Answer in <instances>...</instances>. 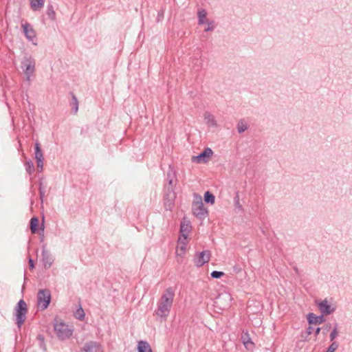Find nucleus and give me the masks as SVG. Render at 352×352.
Instances as JSON below:
<instances>
[{
    "label": "nucleus",
    "instance_id": "36",
    "mask_svg": "<svg viewBox=\"0 0 352 352\" xmlns=\"http://www.w3.org/2000/svg\"><path fill=\"white\" fill-rule=\"evenodd\" d=\"M208 24V28L205 29V32H209L214 30V22L213 21H206V22Z\"/></svg>",
    "mask_w": 352,
    "mask_h": 352
},
{
    "label": "nucleus",
    "instance_id": "13",
    "mask_svg": "<svg viewBox=\"0 0 352 352\" xmlns=\"http://www.w3.org/2000/svg\"><path fill=\"white\" fill-rule=\"evenodd\" d=\"M22 28L25 34V36L28 40L32 41L36 37V33L33 28L28 23L22 24Z\"/></svg>",
    "mask_w": 352,
    "mask_h": 352
},
{
    "label": "nucleus",
    "instance_id": "10",
    "mask_svg": "<svg viewBox=\"0 0 352 352\" xmlns=\"http://www.w3.org/2000/svg\"><path fill=\"white\" fill-rule=\"evenodd\" d=\"M191 226L189 223H184L182 222L180 225V236L179 237L178 242L179 243H183L184 245L187 243V237L189 232L191 230Z\"/></svg>",
    "mask_w": 352,
    "mask_h": 352
},
{
    "label": "nucleus",
    "instance_id": "4",
    "mask_svg": "<svg viewBox=\"0 0 352 352\" xmlns=\"http://www.w3.org/2000/svg\"><path fill=\"white\" fill-rule=\"evenodd\" d=\"M175 177V174L172 170H168L167 173V180L168 181V186H166V189L168 193L166 194V196L170 197L164 203L165 208L167 210H171L172 207L173 206V199L175 198L174 190H173V179Z\"/></svg>",
    "mask_w": 352,
    "mask_h": 352
},
{
    "label": "nucleus",
    "instance_id": "27",
    "mask_svg": "<svg viewBox=\"0 0 352 352\" xmlns=\"http://www.w3.org/2000/svg\"><path fill=\"white\" fill-rule=\"evenodd\" d=\"M72 102L71 105L72 106V110L74 113H76L78 110V101L76 96L72 93Z\"/></svg>",
    "mask_w": 352,
    "mask_h": 352
},
{
    "label": "nucleus",
    "instance_id": "42",
    "mask_svg": "<svg viewBox=\"0 0 352 352\" xmlns=\"http://www.w3.org/2000/svg\"><path fill=\"white\" fill-rule=\"evenodd\" d=\"M28 263H29L30 268V269H33L34 267V263L33 259L30 258L29 261H28Z\"/></svg>",
    "mask_w": 352,
    "mask_h": 352
},
{
    "label": "nucleus",
    "instance_id": "40",
    "mask_svg": "<svg viewBox=\"0 0 352 352\" xmlns=\"http://www.w3.org/2000/svg\"><path fill=\"white\" fill-rule=\"evenodd\" d=\"M314 331V328L311 326H309L306 330V334L307 336H309Z\"/></svg>",
    "mask_w": 352,
    "mask_h": 352
},
{
    "label": "nucleus",
    "instance_id": "6",
    "mask_svg": "<svg viewBox=\"0 0 352 352\" xmlns=\"http://www.w3.org/2000/svg\"><path fill=\"white\" fill-rule=\"evenodd\" d=\"M54 328L56 336L61 340H66L72 335V330L64 322L56 321L54 324Z\"/></svg>",
    "mask_w": 352,
    "mask_h": 352
},
{
    "label": "nucleus",
    "instance_id": "28",
    "mask_svg": "<svg viewBox=\"0 0 352 352\" xmlns=\"http://www.w3.org/2000/svg\"><path fill=\"white\" fill-rule=\"evenodd\" d=\"M47 14L48 17L54 20L56 18V13L54 10V7L52 4H48L47 7Z\"/></svg>",
    "mask_w": 352,
    "mask_h": 352
},
{
    "label": "nucleus",
    "instance_id": "45",
    "mask_svg": "<svg viewBox=\"0 0 352 352\" xmlns=\"http://www.w3.org/2000/svg\"><path fill=\"white\" fill-rule=\"evenodd\" d=\"M234 270L236 272H239L240 271V269L237 268L236 266L234 267Z\"/></svg>",
    "mask_w": 352,
    "mask_h": 352
},
{
    "label": "nucleus",
    "instance_id": "44",
    "mask_svg": "<svg viewBox=\"0 0 352 352\" xmlns=\"http://www.w3.org/2000/svg\"><path fill=\"white\" fill-rule=\"evenodd\" d=\"M179 244L181 245V247H180L181 250H182L183 252H184L185 249H186V245H184L183 243H179Z\"/></svg>",
    "mask_w": 352,
    "mask_h": 352
},
{
    "label": "nucleus",
    "instance_id": "24",
    "mask_svg": "<svg viewBox=\"0 0 352 352\" xmlns=\"http://www.w3.org/2000/svg\"><path fill=\"white\" fill-rule=\"evenodd\" d=\"M222 299H225V300H228V302L227 303V305H226V307H229L230 305V300H231V296L230 294H219L217 298V300L215 302L216 304L217 305H219L221 304V300Z\"/></svg>",
    "mask_w": 352,
    "mask_h": 352
},
{
    "label": "nucleus",
    "instance_id": "22",
    "mask_svg": "<svg viewBox=\"0 0 352 352\" xmlns=\"http://www.w3.org/2000/svg\"><path fill=\"white\" fill-rule=\"evenodd\" d=\"M239 133H242L248 129V125L244 120H240L236 126Z\"/></svg>",
    "mask_w": 352,
    "mask_h": 352
},
{
    "label": "nucleus",
    "instance_id": "1",
    "mask_svg": "<svg viewBox=\"0 0 352 352\" xmlns=\"http://www.w3.org/2000/svg\"><path fill=\"white\" fill-rule=\"evenodd\" d=\"M175 297V290L170 287L166 289L157 302V309L155 311L160 318H166L170 311Z\"/></svg>",
    "mask_w": 352,
    "mask_h": 352
},
{
    "label": "nucleus",
    "instance_id": "39",
    "mask_svg": "<svg viewBox=\"0 0 352 352\" xmlns=\"http://www.w3.org/2000/svg\"><path fill=\"white\" fill-rule=\"evenodd\" d=\"M41 190H42V191L45 190V186L41 179H40L38 182V191H40Z\"/></svg>",
    "mask_w": 352,
    "mask_h": 352
},
{
    "label": "nucleus",
    "instance_id": "33",
    "mask_svg": "<svg viewBox=\"0 0 352 352\" xmlns=\"http://www.w3.org/2000/svg\"><path fill=\"white\" fill-rule=\"evenodd\" d=\"M338 346H339V344L337 342L333 341L330 344V346L328 347L326 352H335L336 350L338 348Z\"/></svg>",
    "mask_w": 352,
    "mask_h": 352
},
{
    "label": "nucleus",
    "instance_id": "17",
    "mask_svg": "<svg viewBox=\"0 0 352 352\" xmlns=\"http://www.w3.org/2000/svg\"><path fill=\"white\" fill-rule=\"evenodd\" d=\"M204 120L206 124L210 126L217 127V123L214 116L208 111H206L204 114Z\"/></svg>",
    "mask_w": 352,
    "mask_h": 352
},
{
    "label": "nucleus",
    "instance_id": "29",
    "mask_svg": "<svg viewBox=\"0 0 352 352\" xmlns=\"http://www.w3.org/2000/svg\"><path fill=\"white\" fill-rule=\"evenodd\" d=\"M74 316L79 320H83L85 319V311L81 306L74 313Z\"/></svg>",
    "mask_w": 352,
    "mask_h": 352
},
{
    "label": "nucleus",
    "instance_id": "3",
    "mask_svg": "<svg viewBox=\"0 0 352 352\" xmlns=\"http://www.w3.org/2000/svg\"><path fill=\"white\" fill-rule=\"evenodd\" d=\"M36 62L31 55L25 54L22 60L21 67L26 77L27 80H30L32 76L35 72Z\"/></svg>",
    "mask_w": 352,
    "mask_h": 352
},
{
    "label": "nucleus",
    "instance_id": "35",
    "mask_svg": "<svg viewBox=\"0 0 352 352\" xmlns=\"http://www.w3.org/2000/svg\"><path fill=\"white\" fill-rule=\"evenodd\" d=\"M37 170L41 173L43 170V160H36Z\"/></svg>",
    "mask_w": 352,
    "mask_h": 352
},
{
    "label": "nucleus",
    "instance_id": "12",
    "mask_svg": "<svg viewBox=\"0 0 352 352\" xmlns=\"http://www.w3.org/2000/svg\"><path fill=\"white\" fill-rule=\"evenodd\" d=\"M318 306L320 312L324 316L329 315L335 311V308L331 307L327 300L321 301Z\"/></svg>",
    "mask_w": 352,
    "mask_h": 352
},
{
    "label": "nucleus",
    "instance_id": "32",
    "mask_svg": "<svg viewBox=\"0 0 352 352\" xmlns=\"http://www.w3.org/2000/svg\"><path fill=\"white\" fill-rule=\"evenodd\" d=\"M37 340L38 341L39 346L43 351H46V346L45 343V338L43 335L39 334L37 336Z\"/></svg>",
    "mask_w": 352,
    "mask_h": 352
},
{
    "label": "nucleus",
    "instance_id": "8",
    "mask_svg": "<svg viewBox=\"0 0 352 352\" xmlns=\"http://www.w3.org/2000/svg\"><path fill=\"white\" fill-rule=\"evenodd\" d=\"M213 151L210 148H206L202 152L196 156L192 157V162L194 163H206L208 162L212 155Z\"/></svg>",
    "mask_w": 352,
    "mask_h": 352
},
{
    "label": "nucleus",
    "instance_id": "9",
    "mask_svg": "<svg viewBox=\"0 0 352 352\" xmlns=\"http://www.w3.org/2000/svg\"><path fill=\"white\" fill-rule=\"evenodd\" d=\"M211 252L210 250H204L197 254L194 258V263L197 267H201L210 261Z\"/></svg>",
    "mask_w": 352,
    "mask_h": 352
},
{
    "label": "nucleus",
    "instance_id": "46",
    "mask_svg": "<svg viewBox=\"0 0 352 352\" xmlns=\"http://www.w3.org/2000/svg\"><path fill=\"white\" fill-rule=\"evenodd\" d=\"M41 229L43 231L44 230V224H43V223L41 224Z\"/></svg>",
    "mask_w": 352,
    "mask_h": 352
},
{
    "label": "nucleus",
    "instance_id": "26",
    "mask_svg": "<svg viewBox=\"0 0 352 352\" xmlns=\"http://www.w3.org/2000/svg\"><path fill=\"white\" fill-rule=\"evenodd\" d=\"M25 168L27 173L29 175H32L34 172V170H35L34 163L32 160L25 162Z\"/></svg>",
    "mask_w": 352,
    "mask_h": 352
},
{
    "label": "nucleus",
    "instance_id": "25",
    "mask_svg": "<svg viewBox=\"0 0 352 352\" xmlns=\"http://www.w3.org/2000/svg\"><path fill=\"white\" fill-rule=\"evenodd\" d=\"M207 12L204 9H201L198 10V23L199 25H202L205 23L204 19L206 17Z\"/></svg>",
    "mask_w": 352,
    "mask_h": 352
},
{
    "label": "nucleus",
    "instance_id": "11",
    "mask_svg": "<svg viewBox=\"0 0 352 352\" xmlns=\"http://www.w3.org/2000/svg\"><path fill=\"white\" fill-rule=\"evenodd\" d=\"M79 352H102V349L99 343L95 341H89L84 344Z\"/></svg>",
    "mask_w": 352,
    "mask_h": 352
},
{
    "label": "nucleus",
    "instance_id": "37",
    "mask_svg": "<svg viewBox=\"0 0 352 352\" xmlns=\"http://www.w3.org/2000/svg\"><path fill=\"white\" fill-rule=\"evenodd\" d=\"M331 328V324L330 323L325 324L322 327H321L322 330V333L326 334Z\"/></svg>",
    "mask_w": 352,
    "mask_h": 352
},
{
    "label": "nucleus",
    "instance_id": "20",
    "mask_svg": "<svg viewBox=\"0 0 352 352\" xmlns=\"http://www.w3.org/2000/svg\"><path fill=\"white\" fill-rule=\"evenodd\" d=\"M34 155L36 160H44L43 153L41 151V144L37 141L34 144Z\"/></svg>",
    "mask_w": 352,
    "mask_h": 352
},
{
    "label": "nucleus",
    "instance_id": "41",
    "mask_svg": "<svg viewBox=\"0 0 352 352\" xmlns=\"http://www.w3.org/2000/svg\"><path fill=\"white\" fill-rule=\"evenodd\" d=\"M39 192V197H40V199H41V203H43V198L45 197V190L44 191H42V190H41Z\"/></svg>",
    "mask_w": 352,
    "mask_h": 352
},
{
    "label": "nucleus",
    "instance_id": "19",
    "mask_svg": "<svg viewBox=\"0 0 352 352\" xmlns=\"http://www.w3.org/2000/svg\"><path fill=\"white\" fill-rule=\"evenodd\" d=\"M137 349L138 352H152L150 344L144 340L138 342Z\"/></svg>",
    "mask_w": 352,
    "mask_h": 352
},
{
    "label": "nucleus",
    "instance_id": "21",
    "mask_svg": "<svg viewBox=\"0 0 352 352\" xmlns=\"http://www.w3.org/2000/svg\"><path fill=\"white\" fill-rule=\"evenodd\" d=\"M38 224H39V220H38V217H34L30 219V228L32 233L35 234V233L38 232Z\"/></svg>",
    "mask_w": 352,
    "mask_h": 352
},
{
    "label": "nucleus",
    "instance_id": "31",
    "mask_svg": "<svg viewBox=\"0 0 352 352\" xmlns=\"http://www.w3.org/2000/svg\"><path fill=\"white\" fill-rule=\"evenodd\" d=\"M338 323H336L334 328L333 329L329 335L331 342H333L336 337L338 336Z\"/></svg>",
    "mask_w": 352,
    "mask_h": 352
},
{
    "label": "nucleus",
    "instance_id": "5",
    "mask_svg": "<svg viewBox=\"0 0 352 352\" xmlns=\"http://www.w3.org/2000/svg\"><path fill=\"white\" fill-rule=\"evenodd\" d=\"M51 292L47 289H40L37 294V306L39 309H46L51 302Z\"/></svg>",
    "mask_w": 352,
    "mask_h": 352
},
{
    "label": "nucleus",
    "instance_id": "2",
    "mask_svg": "<svg viewBox=\"0 0 352 352\" xmlns=\"http://www.w3.org/2000/svg\"><path fill=\"white\" fill-rule=\"evenodd\" d=\"M28 306L24 300L21 299L14 307V320L19 329H21L26 319Z\"/></svg>",
    "mask_w": 352,
    "mask_h": 352
},
{
    "label": "nucleus",
    "instance_id": "38",
    "mask_svg": "<svg viewBox=\"0 0 352 352\" xmlns=\"http://www.w3.org/2000/svg\"><path fill=\"white\" fill-rule=\"evenodd\" d=\"M164 17V10H161L157 13V21L159 22Z\"/></svg>",
    "mask_w": 352,
    "mask_h": 352
},
{
    "label": "nucleus",
    "instance_id": "18",
    "mask_svg": "<svg viewBox=\"0 0 352 352\" xmlns=\"http://www.w3.org/2000/svg\"><path fill=\"white\" fill-rule=\"evenodd\" d=\"M45 0H30V8L33 11H40L44 6Z\"/></svg>",
    "mask_w": 352,
    "mask_h": 352
},
{
    "label": "nucleus",
    "instance_id": "43",
    "mask_svg": "<svg viewBox=\"0 0 352 352\" xmlns=\"http://www.w3.org/2000/svg\"><path fill=\"white\" fill-rule=\"evenodd\" d=\"M321 330H322L321 327H317L315 330V335L318 336L320 333Z\"/></svg>",
    "mask_w": 352,
    "mask_h": 352
},
{
    "label": "nucleus",
    "instance_id": "15",
    "mask_svg": "<svg viewBox=\"0 0 352 352\" xmlns=\"http://www.w3.org/2000/svg\"><path fill=\"white\" fill-rule=\"evenodd\" d=\"M307 321L309 324H320L325 322V318L322 314L318 316L313 313H309L307 315Z\"/></svg>",
    "mask_w": 352,
    "mask_h": 352
},
{
    "label": "nucleus",
    "instance_id": "23",
    "mask_svg": "<svg viewBox=\"0 0 352 352\" xmlns=\"http://www.w3.org/2000/svg\"><path fill=\"white\" fill-rule=\"evenodd\" d=\"M204 201L207 204H213L215 201L214 195L210 191H206L204 195Z\"/></svg>",
    "mask_w": 352,
    "mask_h": 352
},
{
    "label": "nucleus",
    "instance_id": "30",
    "mask_svg": "<svg viewBox=\"0 0 352 352\" xmlns=\"http://www.w3.org/2000/svg\"><path fill=\"white\" fill-rule=\"evenodd\" d=\"M234 202L235 207L240 211L243 210V206L240 204V197H239V192L237 191L235 193V196L234 197Z\"/></svg>",
    "mask_w": 352,
    "mask_h": 352
},
{
    "label": "nucleus",
    "instance_id": "14",
    "mask_svg": "<svg viewBox=\"0 0 352 352\" xmlns=\"http://www.w3.org/2000/svg\"><path fill=\"white\" fill-rule=\"evenodd\" d=\"M42 261L43 263L44 267L46 269L50 268L54 261L50 252L43 247L42 250Z\"/></svg>",
    "mask_w": 352,
    "mask_h": 352
},
{
    "label": "nucleus",
    "instance_id": "34",
    "mask_svg": "<svg viewBox=\"0 0 352 352\" xmlns=\"http://www.w3.org/2000/svg\"><path fill=\"white\" fill-rule=\"evenodd\" d=\"M224 275L223 272L213 271L211 272L210 276L212 278H220Z\"/></svg>",
    "mask_w": 352,
    "mask_h": 352
},
{
    "label": "nucleus",
    "instance_id": "7",
    "mask_svg": "<svg viewBox=\"0 0 352 352\" xmlns=\"http://www.w3.org/2000/svg\"><path fill=\"white\" fill-rule=\"evenodd\" d=\"M192 211L193 214L200 220L205 219L208 215V210L204 207L201 199L192 203Z\"/></svg>",
    "mask_w": 352,
    "mask_h": 352
},
{
    "label": "nucleus",
    "instance_id": "16",
    "mask_svg": "<svg viewBox=\"0 0 352 352\" xmlns=\"http://www.w3.org/2000/svg\"><path fill=\"white\" fill-rule=\"evenodd\" d=\"M241 338L244 346L247 349H252L254 347V343L252 341L248 332H243Z\"/></svg>",
    "mask_w": 352,
    "mask_h": 352
}]
</instances>
